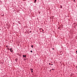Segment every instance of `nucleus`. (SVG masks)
I'll use <instances>...</instances> for the list:
<instances>
[{"label":"nucleus","instance_id":"1","mask_svg":"<svg viewBox=\"0 0 77 77\" xmlns=\"http://www.w3.org/2000/svg\"><path fill=\"white\" fill-rule=\"evenodd\" d=\"M11 52L12 53V52H13V49L12 48H11L10 50Z\"/></svg>","mask_w":77,"mask_h":77},{"label":"nucleus","instance_id":"2","mask_svg":"<svg viewBox=\"0 0 77 77\" xmlns=\"http://www.w3.org/2000/svg\"><path fill=\"white\" fill-rule=\"evenodd\" d=\"M23 57H26V55H23Z\"/></svg>","mask_w":77,"mask_h":77},{"label":"nucleus","instance_id":"3","mask_svg":"<svg viewBox=\"0 0 77 77\" xmlns=\"http://www.w3.org/2000/svg\"><path fill=\"white\" fill-rule=\"evenodd\" d=\"M1 15H2V17H3L4 16V14H3V13H1Z\"/></svg>","mask_w":77,"mask_h":77},{"label":"nucleus","instance_id":"4","mask_svg":"<svg viewBox=\"0 0 77 77\" xmlns=\"http://www.w3.org/2000/svg\"><path fill=\"white\" fill-rule=\"evenodd\" d=\"M15 60L17 61L18 60V58H16L15 59Z\"/></svg>","mask_w":77,"mask_h":77},{"label":"nucleus","instance_id":"5","mask_svg":"<svg viewBox=\"0 0 77 77\" xmlns=\"http://www.w3.org/2000/svg\"><path fill=\"white\" fill-rule=\"evenodd\" d=\"M36 0H35V1L34 3H36Z\"/></svg>","mask_w":77,"mask_h":77},{"label":"nucleus","instance_id":"6","mask_svg":"<svg viewBox=\"0 0 77 77\" xmlns=\"http://www.w3.org/2000/svg\"><path fill=\"white\" fill-rule=\"evenodd\" d=\"M31 47H32V48H33V45H31Z\"/></svg>","mask_w":77,"mask_h":77},{"label":"nucleus","instance_id":"7","mask_svg":"<svg viewBox=\"0 0 77 77\" xmlns=\"http://www.w3.org/2000/svg\"><path fill=\"white\" fill-rule=\"evenodd\" d=\"M30 70H31V71H33V69L31 68Z\"/></svg>","mask_w":77,"mask_h":77},{"label":"nucleus","instance_id":"8","mask_svg":"<svg viewBox=\"0 0 77 77\" xmlns=\"http://www.w3.org/2000/svg\"><path fill=\"white\" fill-rule=\"evenodd\" d=\"M60 8H62V5H61L60 6Z\"/></svg>","mask_w":77,"mask_h":77},{"label":"nucleus","instance_id":"9","mask_svg":"<svg viewBox=\"0 0 77 77\" xmlns=\"http://www.w3.org/2000/svg\"><path fill=\"white\" fill-rule=\"evenodd\" d=\"M30 52H31V53H32V51H30Z\"/></svg>","mask_w":77,"mask_h":77},{"label":"nucleus","instance_id":"10","mask_svg":"<svg viewBox=\"0 0 77 77\" xmlns=\"http://www.w3.org/2000/svg\"><path fill=\"white\" fill-rule=\"evenodd\" d=\"M52 70H54V69H52Z\"/></svg>","mask_w":77,"mask_h":77},{"label":"nucleus","instance_id":"11","mask_svg":"<svg viewBox=\"0 0 77 77\" xmlns=\"http://www.w3.org/2000/svg\"><path fill=\"white\" fill-rule=\"evenodd\" d=\"M33 70H32L31 71V72H33Z\"/></svg>","mask_w":77,"mask_h":77},{"label":"nucleus","instance_id":"12","mask_svg":"<svg viewBox=\"0 0 77 77\" xmlns=\"http://www.w3.org/2000/svg\"><path fill=\"white\" fill-rule=\"evenodd\" d=\"M42 31H44V30H43L42 29Z\"/></svg>","mask_w":77,"mask_h":77},{"label":"nucleus","instance_id":"13","mask_svg":"<svg viewBox=\"0 0 77 77\" xmlns=\"http://www.w3.org/2000/svg\"><path fill=\"white\" fill-rule=\"evenodd\" d=\"M8 49L9 50H10V49H9V48H8Z\"/></svg>","mask_w":77,"mask_h":77},{"label":"nucleus","instance_id":"14","mask_svg":"<svg viewBox=\"0 0 77 77\" xmlns=\"http://www.w3.org/2000/svg\"><path fill=\"white\" fill-rule=\"evenodd\" d=\"M49 65H51V64L50 63H49Z\"/></svg>","mask_w":77,"mask_h":77},{"label":"nucleus","instance_id":"15","mask_svg":"<svg viewBox=\"0 0 77 77\" xmlns=\"http://www.w3.org/2000/svg\"><path fill=\"white\" fill-rule=\"evenodd\" d=\"M23 0V1H25V0Z\"/></svg>","mask_w":77,"mask_h":77},{"label":"nucleus","instance_id":"16","mask_svg":"<svg viewBox=\"0 0 77 77\" xmlns=\"http://www.w3.org/2000/svg\"><path fill=\"white\" fill-rule=\"evenodd\" d=\"M30 33H31V31H30L29 32Z\"/></svg>","mask_w":77,"mask_h":77},{"label":"nucleus","instance_id":"17","mask_svg":"<svg viewBox=\"0 0 77 77\" xmlns=\"http://www.w3.org/2000/svg\"><path fill=\"white\" fill-rule=\"evenodd\" d=\"M41 29L40 28V29H39V30H41Z\"/></svg>","mask_w":77,"mask_h":77},{"label":"nucleus","instance_id":"18","mask_svg":"<svg viewBox=\"0 0 77 77\" xmlns=\"http://www.w3.org/2000/svg\"><path fill=\"white\" fill-rule=\"evenodd\" d=\"M6 47H8V46L7 45V46H6Z\"/></svg>","mask_w":77,"mask_h":77},{"label":"nucleus","instance_id":"19","mask_svg":"<svg viewBox=\"0 0 77 77\" xmlns=\"http://www.w3.org/2000/svg\"><path fill=\"white\" fill-rule=\"evenodd\" d=\"M51 65H53V64H51Z\"/></svg>","mask_w":77,"mask_h":77},{"label":"nucleus","instance_id":"20","mask_svg":"<svg viewBox=\"0 0 77 77\" xmlns=\"http://www.w3.org/2000/svg\"><path fill=\"white\" fill-rule=\"evenodd\" d=\"M52 49L53 50H54V48H53Z\"/></svg>","mask_w":77,"mask_h":77},{"label":"nucleus","instance_id":"21","mask_svg":"<svg viewBox=\"0 0 77 77\" xmlns=\"http://www.w3.org/2000/svg\"><path fill=\"white\" fill-rule=\"evenodd\" d=\"M7 49H8V48L7 47Z\"/></svg>","mask_w":77,"mask_h":77},{"label":"nucleus","instance_id":"22","mask_svg":"<svg viewBox=\"0 0 77 77\" xmlns=\"http://www.w3.org/2000/svg\"><path fill=\"white\" fill-rule=\"evenodd\" d=\"M76 53H77V51H76Z\"/></svg>","mask_w":77,"mask_h":77},{"label":"nucleus","instance_id":"23","mask_svg":"<svg viewBox=\"0 0 77 77\" xmlns=\"http://www.w3.org/2000/svg\"><path fill=\"white\" fill-rule=\"evenodd\" d=\"M76 68H77V66L76 67Z\"/></svg>","mask_w":77,"mask_h":77},{"label":"nucleus","instance_id":"24","mask_svg":"<svg viewBox=\"0 0 77 77\" xmlns=\"http://www.w3.org/2000/svg\"><path fill=\"white\" fill-rule=\"evenodd\" d=\"M75 0H74V1H75Z\"/></svg>","mask_w":77,"mask_h":77}]
</instances>
